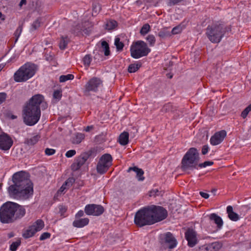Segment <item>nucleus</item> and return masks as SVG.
Masks as SVG:
<instances>
[{
  "label": "nucleus",
  "mask_w": 251,
  "mask_h": 251,
  "mask_svg": "<svg viewBox=\"0 0 251 251\" xmlns=\"http://www.w3.org/2000/svg\"><path fill=\"white\" fill-rule=\"evenodd\" d=\"M112 158L111 155L108 153H105L101 156L99 160V162L103 165H106L109 168L112 164Z\"/></svg>",
  "instance_id": "f3484780"
},
{
  "label": "nucleus",
  "mask_w": 251,
  "mask_h": 251,
  "mask_svg": "<svg viewBox=\"0 0 251 251\" xmlns=\"http://www.w3.org/2000/svg\"><path fill=\"white\" fill-rule=\"evenodd\" d=\"M75 153L76 151L75 150H71L67 151L65 155L67 157L70 158L75 155Z\"/></svg>",
  "instance_id": "864d4df0"
},
{
  "label": "nucleus",
  "mask_w": 251,
  "mask_h": 251,
  "mask_svg": "<svg viewBox=\"0 0 251 251\" xmlns=\"http://www.w3.org/2000/svg\"><path fill=\"white\" fill-rule=\"evenodd\" d=\"M89 220L88 218H83L75 220L73 223L74 226L77 228L82 227L89 223Z\"/></svg>",
  "instance_id": "6ab92c4d"
},
{
  "label": "nucleus",
  "mask_w": 251,
  "mask_h": 251,
  "mask_svg": "<svg viewBox=\"0 0 251 251\" xmlns=\"http://www.w3.org/2000/svg\"><path fill=\"white\" fill-rule=\"evenodd\" d=\"M128 133L126 131L123 132L120 135L119 137V143L122 146L127 145L128 142Z\"/></svg>",
  "instance_id": "412c9836"
},
{
  "label": "nucleus",
  "mask_w": 251,
  "mask_h": 251,
  "mask_svg": "<svg viewBox=\"0 0 251 251\" xmlns=\"http://www.w3.org/2000/svg\"><path fill=\"white\" fill-rule=\"evenodd\" d=\"M40 106L42 110L48 107V104L42 95H35L29 99L23 110V120L26 125L32 126L38 123L41 117Z\"/></svg>",
  "instance_id": "f03ea898"
},
{
  "label": "nucleus",
  "mask_w": 251,
  "mask_h": 251,
  "mask_svg": "<svg viewBox=\"0 0 251 251\" xmlns=\"http://www.w3.org/2000/svg\"><path fill=\"white\" fill-rule=\"evenodd\" d=\"M45 152L46 155H51L55 153V150L52 149L47 148L45 150Z\"/></svg>",
  "instance_id": "6e6d98bb"
},
{
  "label": "nucleus",
  "mask_w": 251,
  "mask_h": 251,
  "mask_svg": "<svg viewBox=\"0 0 251 251\" xmlns=\"http://www.w3.org/2000/svg\"><path fill=\"white\" fill-rule=\"evenodd\" d=\"M12 139L6 133L1 132L0 135V149L3 150H8L12 146Z\"/></svg>",
  "instance_id": "4468645a"
},
{
  "label": "nucleus",
  "mask_w": 251,
  "mask_h": 251,
  "mask_svg": "<svg viewBox=\"0 0 251 251\" xmlns=\"http://www.w3.org/2000/svg\"><path fill=\"white\" fill-rule=\"evenodd\" d=\"M183 28L181 25H178L172 29L171 33L174 35L178 34L182 31Z\"/></svg>",
  "instance_id": "c03bdc74"
},
{
  "label": "nucleus",
  "mask_w": 251,
  "mask_h": 251,
  "mask_svg": "<svg viewBox=\"0 0 251 251\" xmlns=\"http://www.w3.org/2000/svg\"><path fill=\"white\" fill-rule=\"evenodd\" d=\"M114 44L118 51H121L123 50L124 45L122 42H120L119 38H116Z\"/></svg>",
  "instance_id": "ea45409f"
},
{
  "label": "nucleus",
  "mask_w": 251,
  "mask_h": 251,
  "mask_svg": "<svg viewBox=\"0 0 251 251\" xmlns=\"http://www.w3.org/2000/svg\"><path fill=\"white\" fill-rule=\"evenodd\" d=\"M35 66L31 64H25L14 74V79L16 82H24L32 77L35 73Z\"/></svg>",
  "instance_id": "39448f33"
},
{
  "label": "nucleus",
  "mask_w": 251,
  "mask_h": 251,
  "mask_svg": "<svg viewBox=\"0 0 251 251\" xmlns=\"http://www.w3.org/2000/svg\"><path fill=\"white\" fill-rule=\"evenodd\" d=\"M131 171H133L136 173V177L139 181H143L144 180L145 177L143 176L144 173L142 169L138 168L137 167H133L129 168L127 172H129Z\"/></svg>",
  "instance_id": "a211bd4d"
},
{
  "label": "nucleus",
  "mask_w": 251,
  "mask_h": 251,
  "mask_svg": "<svg viewBox=\"0 0 251 251\" xmlns=\"http://www.w3.org/2000/svg\"><path fill=\"white\" fill-rule=\"evenodd\" d=\"M84 215V212L82 210L79 211L75 215L76 218L82 217Z\"/></svg>",
  "instance_id": "338daca9"
},
{
  "label": "nucleus",
  "mask_w": 251,
  "mask_h": 251,
  "mask_svg": "<svg viewBox=\"0 0 251 251\" xmlns=\"http://www.w3.org/2000/svg\"><path fill=\"white\" fill-rule=\"evenodd\" d=\"M160 243L162 249H172L177 244V241L172 233L170 232L162 234L160 236Z\"/></svg>",
  "instance_id": "1a4fd4ad"
},
{
  "label": "nucleus",
  "mask_w": 251,
  "mask_h": 251,
  "mask_svg": "<svg viewBox=\"0 0 251 251\" xmlns=\"http://www.w3.org/2000/svg\"><path fill=\"white\" fill-rule=\"evenodd\" d=\"M251 111V103L241 113V116L243 118L245 119L249 113Z\"/></svg>",
  "instance_id": "a19ab883"
},
{
  "label": "nucleus",
  "mask_w": 251,
  "mask_h": 251,
  "mask_svg": "<svg viewBox=\"0 0 251 251\" xmlns=\"http://www.w3.org/2000/svg\"><path fill=\"white\" fill-rule=\"evenodd\" d=\"M146 40L148 41L150 46H153L155 43V38L153 35H149L146 37Z\"/></svg>",
  "instance_id": "37998d69"
},
{
  "label": "nucleus",
  "mask_w": 251,
  "mask_h": 251,
  "mask_svg": "<svg viewBox=\"0 0 251 251\" xmlns=\"http://www.w3.org/2000/svg\"><path fill=\"white\" fill-rule=\"evenodd\" d=\"M176 110V107H174L170 103L165 104L161 110V112L163 113H167L169 112H172L174 113Z\"/></svg>",
  "instance_id": "bb28decb"
},
{
  "label": "nucleus",
  "mask_w": 251,
  "mask_h": 251,
  "mask_svg": "<svg viewBox=\"0 0 251 251\" xmlns=\"http://www.w3.org/2000/svg\"><path fill=\"white\" fill-rule=\"evenodd\" d=\"M50 236V234L49 232L43 233L40 237V240L42 241L46 239L49 238Z\"/></svg>",
  "instance_id": "5fc2aeb1"
},
{
  "label": "nucleus",
  "mask_w": 251,
  "mask_h": 251,
  "mask_svg": "<svg viewBox=\"0 0 251 251\" xmlns=\"http://www.w3.org/2000/svg\"><path fill=\"white\" fill-rule=\"evenodd\" d=\"M200 194L202 197H203L204 199H208L209 196L208 193L203 192H200Z\"/></svg>",
  "instance_id": "69168bd1"
},
{
  "label": "nucleus",
  "mask_w": 251,
  "mask_h": 251,
  "mask_svg": "<svg viewBox=\"0 0 251 251\" xmlns=\"http://www.w3.org/2000/svg\"><path fill=\"white\" fill-rule=\"evenodd\" d=\"M150 25L148 24H144L140 29V33L142 35L147 34L150 30Z\"/></svg>",
  "instance_id": "4c0bfd02"
},
{
  "label": "nucleus",
  "mask_w": 251,
  "mask_h": 251,
  "mask_svg": "<svg viewBox=\"0 0 251 251\" xmlns=\"http://www.w3.org/2000/svg\"><path fill=\"white\" fill-rule=\"evenodd\" d=\"M209 218L211 222L217 225L218 228H220V216L215 213H212L209 215Z\"/></svg>",
  "instance_id": "cd10ccee"
},
{
  "label": "nucleus",
  "mask_w": 251,
  "mask_h": 251,
  "mask_svg": "<svg viewBox=\"0 0 251 251\" xmlns=\"http://www.w3.org/2000/svg\"><path fill=\"white\" fill-rule=\"evenodd\" d=\"M101 48L103 50V51H104V55L105 56H108L110 54V50H109V47L108 43L105 41H103L101 42Z\"/></svg>",
  "instance_id": "c9c22d12"
},
{
  "label": "nucleus",
  "mask_w": 251,
  "mask_h": 251,
  "mask_svg": "<svg viewBox=\"0 0 251 251\" xmlns=\"http://www.w3.org/2000/svg\"><path fill=\"white\" fill-rule=\"evenodd\" d=\"M117 26V23L116 21L110 20L107 21L105 24V28L107 30H112Z\"/></svg>",
  "instance_id": "7c9ffc66"
},
{
  "label": "nucleus",
  "mask_w": 251,
  "mask_h": 251,
  "mask_svg": "<svg viewBox=\"0 0 251 251\" xmlns=\"http://www.w3.org/2000/svg\"><path fill=\"white\" fill-rule=\"evenodd\" d=\"M185 237L189 247H193L197 244V234L193 229H189L185 232Z\"/></svg>",
  "instance_id": "dca6fc26"
},
{
  "label": "nucleus",
  "mask_w": 251,
  "mask_h": 251,
  "mask_svg": "<svg viewBox=\"0 0 251 251\" xmlns=\"http://www.w3.org/2000/svg\"><path fill=\"white\" fill-rule=\"evenodd\" d=\"M84 211L87 215L98 216L103 213L104 209L100 205L91 204L86 205Z\"/></svg>",
  "instance_id": "f8f14e48"
},
{
  "label": "nucleus",
  "mask_w": 251,
  "mask_h": 251,
  "mask_svg": "<svg viewBox=\"0 0 251 251\" xmlns=\"http://www.w3.org/2000/svg\"><path fill=\"white\" fill-rule=\"evenodd\" d=\"M40 138L39 135H36L30 138H27L25 141V143L28 146H33L35 145Z\"/></svg>",
  "instance_id": "4be33fe9"
},
{
  "label": "nucleus",
  "mask_w": 251,
  "mask_h": 251,
  "mask_svg": "<svg viewBox=\"0 0 251 251\" xmlns=\"http://www.w3.org/2000/svg\"><path fill=\"white\" fill-rule=\"evenodd\" d=\"M43 3L40 0H37L35 2V4L34 5V10L37 11H40L43 8Z\"/></svg>",
  "instance_id": "a18cd8bd"
},
{
  "label": "nucleus",
  "mask_w": 251,
  "mask_h": 251,
  "mask_svg": "<svg viewBox=\"0 0 251 251\" xmlns=\"http://www.w3.org/2000/svg\"><path fill=\"white\" fill-rule=\"evenodd\" d=\"M20 244L21 241L19 240L13 242L10 246V250L11 251H16L18 247L20 245Z\"/></svg>",
  "instance_id": "79ce46f5"
},
{
  "label": "nucleus",
  "mask_w": 251,
  "mask_h": 251,
  "mask_svg": "<svg viewBox=\"0 0 251 251\" xmlns=\"http://www.w3.org/2000/svg\"><path fill=\"white\" fill-rule=\"evenodd\" d=\"M210 144L216 146L220 144V131L216 132L210 138Z\"/></svg>",
  "instance_id": "5701e85b"
},
{
  "label": "nucleus",
  "mask_w": 251,
  "mask_h": 251,
  "mask_svg": "<svg viewBox=\"0 0 251 251\" xmlns=\"http://www.w3.org/2000/svg\"><path fill=\"white\" fill-rule=\"evenodd\" d=\"M226 211L228 218L231 221H237L239 219V215L233 211V208L231 206L229 205L227 207Z\"/></svg>",
  "instance_id": "aec40b11"
},
{
  "label": "nucleus",
  "mask_w": 251,
  "mask_h": 251,
  "mask_svg": "<svg viewBox=\"0 0 251 251\" xmlns=\"http://www.w3.org/2000/svg\"><path fill=\"white\" fill-rule=\"evenodd\" d=\"M13 185L8 188L9 195L14 198L26 199L33 194L32 183L28 174L24 171L15 173L12 176Z\"/></svg>",
  "instance_id": "f257e3e1"
},
{
  "label": "nucleus",
  "mask_w": 251,
  "mask_h": 251,
  "mask_svg": "<svg viewBox=\"0 0 251 251\" xmlns=\"http://www.w3.org/2000/svg\"><path fill=\"white\" fill-rule=\"evenodd\" d=\"M109 169L106 165H103L100 162H98L97 166V171L98 173L103 174L105 173Z\"/></svg>",
  "instance_id": "2f4dec72"
},
{
  "label": "nucleus",
  "mask_w": 251,
  "mask_h": 251,
  "mask_svg": "<svg viewBox=\"0 0 251 251\" xmlns=\"http://www.w3.org/2000/svg\"><path fill=\"white\" fill-rule=\"evenodd\" d=\"M7 95L5 93H0V104L4 102L6 98Z\"/></svg>",
  "instance_id": "4d7b16f0"
},
{
  "label": "nucleus",
  "mask_w": 251,
  "mask_h": 251,
  "mask_svg": "<svg viewBox=\"0 0 251 251\" xmlns=\"http://www.w3.org/2000/svg\"><path fill=\"white\" fill-rule=\"evenodd\" d=\"M148 206L153 224L161 221L167 218V211L163 207L154 205Z\"/></svg>",
  "instance_id": "6e6552de"
},
{
  "label": "nucleus",
  "mask_w": 251,
  "mask_h": 251,
  "mask_svg": "<svg viewBox=\"0 0 251 251\" xmlns=\"http://www.w3.org/2000/svg\"><path fill=\"white\" fill-rule=\"evenodd\" d=\"M67 185H65V183H63V184L62 185V186L60 188L59 190L58 191V193H62L64 192V191L66 189Z\"/></svg>",
  "instance_id": "e2e57ef3"
},
{
  "label": "nucleus",
  "mask_w": 251,
  "mask_h": 251,
  "mask_svg": "<svg viewBox=\"0 0 251 251\" xmlns=\"http://www.w3.org/2000/svg\"><path fill=\"white\" fill-rule=\"evenodd\" d=\"M93 25L89 21H85L82 22L81 24H78L74 27L72 29V31L74 33L77 35H88Z\"/></svg>",
  "instance_id": "9b49d317"
},
{
  "label": "nucleus",
  "mask_w": 251,
  "mask_h": 251,
  "mask_svg": "<svg viewBox=\"0 0 251 251\" xmlns=\"http://www.w3.org/2000/svg\"><path fill=\"white\" fill-rule=\"evenodd\" d=\"M200 160L199 153L195 148H191L184 155L181 161V169L190 173L194 169H198Z\"/></svg>",
  "instance_id": "20e7f679"
},
{
  "label": "nucleus",
  "mask_w": 251,
  "mask_h": 251,
  "mask_svg": "<svg viewBox=\"0 0 251 251\" xmlns=\"http://www.w3.org/2000/svg\"><path fill=\"white\" fill-rule=\"evenodd\" d=\"M102 86V81L100 79L97 77H93L85 85L84 91V95L89 96L90 91L96 92Z\"/></svg>",
  "instance_id": "9d476101"
},
{
  "label": "nucleus",
  "mask_w": 251,
  "mask_h": 251,
  "mask_svg": "<svg viewBox=\"0 0 251 251\" xmlns=\"http://www.w3.org/2000/svg\"><path fill=\"white\" fill-rule=\"evenodd\" d=\"M171 33L168 30L167 27L162 28L158 33V36L161 38H164L171 36Z\"/></svg>",
  "instance_id": "f704fd0d"
},
{
  "label": "nucleus",
  "mask_w": 251,
  "mask_h": 251,
  "mask_svg": "<svg viewBox=\"0 0 251 251\" xmlns=\"http://www.w3.org/2000/svg\"><path fill=\"white\" fill-rule=\"evenodd\" d=\"M131 56L135 59H138L147 56L151 51L147 44L143 41H138L133 43L130 47Z\"/></svg>",
  "instance_id": "0eeeda50"
},
{
  "label": "nucleus",
  "mask_w": 251,
  "mask_h": 251,
  "mask_svg": "<svg viewBox=\"0 0 251 251\" xmlns=\"http://www.w3.org/2000/svg\"><path fill=\"white\" fill-rule=\"evenodd\" d=\"M184 0H169V5H174L183 1Z\"/></svg>",
  "instance_id": "bf43d9fd"
},
{
  "label": "nucleus",
  "mask_w": 251,
  "mask_h": 251,
  "mask_svg": "<svg viewBox=\"0 0 251 251\" xmlns=\"http://www.w3.org/2000/svg\"><path fill=\"white\" fill-rule=\"evenodd\" d=\"M226 135V132L225 130H221V142L224 140Z\"/></svg>",
  "instance_id": "680f3d73"
},
{
  "label": "nucleus",
  "mask_w": 251,
  "mask_h": 251,
  "mask_svg": "<svg viewBox=\"0 0 251 251\" xmlns=\"http://www.w3.org/2000/svg\"><path fill=\"white\" fill-rule=\"evenodd\" d=\"M91 57L89 55H86L83 58V62L85 65L89 66L91 62Z\"/></svg>",
  "instance_id": "de8ad7c7"
},
{
  "label": "nucleus",
  "mask_w": 251,
  "mask_h": 251,
  "mask_svg": "<svg viewBox=\"0 0 251 251\" xmlns=\"http://www.w3.org/2000/svg\"><path fill=\"white\" fill-rule=\"evenodd\" d=\"M220 30L218 26H208L206 29V35L209 39L213 43H218L220 42Z\"/></svg>",
  "instance_id": "ddd939ff"
},
{
  "label": "nucleus",
  "mask_w": 251,
  "mask_h": 251,
  "mask_svg": "<svg viewBox=\"0 0 251 251\" xmlns=\"http://www.w3.org/2000/svg\"><path fill=\"white\" fill-rule=\"evenodd\" d=\"M84 134L81 133H77L73 138L72 142L73 144H79L84 139Z\"/></svg>",
  "instance_id": "c756f323"
},
{
  "label": "nucleus",
  "mask_w": 251,
  "mask_h": 251,
  "mask_svg": "<svg viewBox=\"0 0 251 251\" xmlns=\"http://www.w3.org/2000/svg\"><path fill=\"white\" fill-rule=\"evenodd\" d=\"M34 226H30L28 229H27L25 233H23V236L25 238H28L33 236L36 232V230L33 228Z\"/></svg>",
  "instance_id": "a878e982"
},
{
  "label": "nucleus",
  "mask_w": 251,
  "mask_h": 251,
  "mask_svg": "<svg viewBox=\"0 0 251 251\" xmlns=\"http://www.w3.org/2000/svg\"><path fill=\"white\" fill-rule=\"evenodd\" d=\"M88 157V153L81 154L71 165L72 170L74 171L78 170L85 163Z\"/></svg>",
  "instance_id": "2eb2a0df"
},
{
  "label": "nucleus",
  "mask_w": 251,
  "mask_h": 251,
  "mask_svg": "<svg viewBox=\"0 0 251 251\" xmlns=\"http://www.w3.org/2000/svg\"><path fill=\"white\" fill-rule=\"evenodd\" d=\"M53 54H47L46 55V59L47 61H50L53 60Z\"/></svg>",
  "instance_id": "0e129e2a"
},
{
  "label": "nucleus",
  "mask_w": 251,
  "mask_h": 251,
  "mask_svg": "<svg viewBox=\"0 0 251 251\" xmlns=\"http://www.w3.org/2000/svg\"><path fill=\"white\" fill-rule=\"evenodd\" d=\"M209 147L208 145H204L202 148L201 153L203 155H205L208 151Z\"/></svg>",
  "instance_id": "13d9d810"
},
{
  "label": "nucleus",
  "mask_w": 251,
  "mask_h": 251,
  "mask_svg": "<svg viewBox=\"0 0 251 251\" xmlns=\"http://www.w3.org/2000/svg\"><path fill=\"white\" fill-rule=\"evenodd\" d=\"M34 229L36 230V232L40 231L44 227V223L43 220L41 219L37 220L33 225Z\"/></svg>",
  "instance_id": "b1692460"
},
{
  "label": "nucleus",
  "mask_w": 251,
  "mask_h": 251,
  "mask_svg": "<svg viewBox=\"0 0 251 251\" xmlns=\"http://www.w3.org/2000/svg\"><path fill=\"white\" fill-rule=\"evenodd\" d=\"M75 180L73 177H70L67 179L65 183V185H66L68 187L71 186L75 182Z\"/></svg>",
  "instance_id": "603ef678"
},
{
  "label": "nucleus",
  "mask_w": 251,
  "mask_h": 251,
  "mask_svg": "<svg viewBox=\"0 0 251 251\" xmlns=\"http://www.w3.org/2000/svg\"><path fill=\"white\" fill-rule=\"evenodd\" d=\"M149 206L143 207L138 210L135 215L134 223L139 226H143L146 225L153 224Z\"/></svg>",
  "instance_id": "423d86ee"
},
{
  "label": "nucleus",
  "mask_w": 251,
  "mask_h": 251,
  "mask_svg": "<svg viewBox=\"0 0 251 251\" xmlns=\"http://www.w3.org/2000/svg\"><path fill=\"white\" fill-rule=\"evenodd\" d=\"M25 213V209L17 203L7 201L0 208V221L2 223H11L22 218Z\"/></svg>",
  "instance_id": "7ed1b4c3"
},
{
  "label": "nucleus",
  "mask_w": 251,
  "mask_h": 251,
  "mask_svg": "<svg viewBox=\"0 0 251 251\" xmlns=\"http://www.w3.org/2000/svg\"><path fill=\"white\" fill-rule=\"evenodd\" d=\"M62 96L61 92L60 90H57L54 91L53 94V97L54 99L59 100Z\"/></svg>",
  "instance_id": "49530a36"
},
{
  "label": "nucleus",
  "mask_w": 251,
  "mask_h": 251,
  "mask_svg": "<svg viewBox=\"0 0 251 251\" xmlns=\"http://www.w3.org/2000/svg\"><path fill=\"white\" fill-rule=\"evenodd\" d=\"M213 164V162L212 161H205L203 163H198V166H199L200 168H205L206 167L208 166H211Z\"/></svg>",
  "instance_id": "3c124183"
},
{
  "label": "nucleus",
  "mask_w": 251,
  "mask_h": 251,
  "mask_svg": "<svg viewBox=\"0 0 251 251\" xmlns=\"http://www.w3.org/2000/svg\"><path fill=\"white\" fill-rule=\"evenodd\" d=\"M100 10V7L99 4H94L93 6L92 15H96Z\"/></svg>",
  "instance_id": "8fccbe9b"
},
{
  "label": "nucleus",
  "mask_w": 251,
  "mask_h": 251,
  "mask_svg": "<svg viewBox=\"0 0 251 251\" xmlns=\"http://www.w3.org/2000/svg\"><path fill=\"white\" fill-rule=\"evenodd\" d=\"M22 25H20L18 26V27L17 28L15 32V36L16 37V41H17L18 38L20 36L21 32L22 31Z\"/></svg>",
  "instance_id": "09e8293b"
},
{
  "label": "nucleus",
  "mask_w": 251,
  "mask_h": 251,
  "mask_svg": "<svg viewBox=\"0 0 251 251\" xmlns=\"http://www.w3.org/2000/svg\"><path fill=\"white\" fill-rule=\"evenodd\" d=\"M74 75L68 74L67 75H62L60 76L59 81L61 82H64L68 80H72L74 79Z\"/></svg>",
  "instance_id": "58836bf2"
},
{
  "label": "nucleus",
  "mask_w": 251,
  "mask_h": 251,
  "mask_svg": "<svg viewBox=\"0 0 251 251\" xmlns=\"http://www.w3.org/2000/svg\"><path fill=\"white\" fill-rule=\"evenodd\" d=\"M141 66V64L140 63L137 64H131L129 65L128 67V72L129 73H133L136 72Z\"/></svg>",
  "instance_id": "72a5a7b5"
},
{
  "label": "nucleus",
  "mask_w": 251,
  "mask_h": 251,
  "mask_svg": "<svg viewBox=\"0 0 251 251\" xmlns=\"http://www.w3.org/2000/svg\"><path fill=\"white\" fill-rule=\"evenodd\" d=\"M41 19L40 18L37 19L31 25L30 30L33 31L37 29L41 25Z\"/></svg>",
  "instance_id": "e433bc0d"
},
{
  "label": "nucleus",
  "mask_w": 251,
  "mask_h": 251,
  "mask_svg": "<svg viewBox=\"0 0 251 251\" xmlns=\"http://www.w3.org/2000/svg\"><path fill=\"white\" fill-rule=\"evenodd\" d=\"M26 3V0H21L19 5L21 7L23 5H25Z\"/></svg>",
  "instance_id": "774afa93"
},
{
  "label": "nucleus",
  "mask_w": 251,
  "mask_h": 251,
  "mask_svg": "<svg viewBox=\"0 0 251 251\" xmlns=\"http://www.w3.org/2000/svg\"><path fill=\"white\" fill-rule=\"evenodd\" d=\"M231 31V25L222 27L221 28V39L224 36H228Z\"/></svg>",
  "instance_id": "473e14b6"
},
{
  "label": "nucleus",
  "mask_w": 251,
  "mask_h": 251,
  "mask_svg": "<svg viewBox=\"0 0 251 251\" xmlns=\"http://www.w3.org/2000/svg\"><path fill=\"white\" fill-rule=\"evenodd\" d=\"M207 251H218L220 249V244L218 242L212 243L205 247Z\"/></svg>",
  "instance_id": "393cba45"
},
{
  "label": "nucleus",
  "mask_w": 251,
  "mask_h": 251,
  "mask_svg": "<svg viewBox=\"0 0 251 251\" xmlns=\"http://www.w3.org/2000/svg\"><path fill=\"white\" fill-rule=\"evenodd\" d=\"M69 42V39L68 38L66 37L62 36L60 41V42L59 43V48L63 50L66 49L67 47V46Z\"/></svg>",
  "instance_id": "c85d7f7f"
},
{
  "label": "nucleus",
  "mask_w": 251,
  "mask_h": 251,
  "mask_svg": "<svg viewBox=\"0 0 251 251\" xmlns=\"http://www.w3.org/2000/svg\"><path fill=\"white\" fill-rule=\"evenodd\" d=\"M159 191L157 189L152 190L150 192V197H155L158 195Z\"/></svg>",
  "instance_id": "052dcab7"
}]
</instances>
